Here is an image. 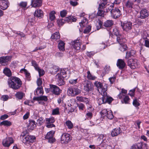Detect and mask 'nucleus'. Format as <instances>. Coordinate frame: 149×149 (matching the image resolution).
Returning <instances> with one entry per match:
<instances>
[{"instance_id": "nucleus-1", "label": "nucleus", "mask_w": 149, "mask_h": 149, "mask_svg": "<svg viewBox=\"0 0 149 149\" xmlns=\"http://www.w3.org/2000/svg\"><path fill=\"white\" fill-rule=\"evenodd\" d=\"M8 84L10 88L16 90L20 88L22 85V82L19 78L11 77L8 80Z\"/></svg>"}, {"instance_id": "nucleus-2", "label": "nucleus", "mask_w": 149, "mask_h": 149, "mask_svg": "<svg viewBox=\"0 0 149 149\" xmlns=\"http://www.w3.org/2000/svg\"><path fill=\"white\" fill-rule=\"evenodd\" d=\"M94 85L97 88L98 91L102 95L107 91V86H104L102 83L98 81H96L94 83Z\"/></svg>"}, {"instance_id": "nucleus-3", "label": "nucleus", "mask_w": 149, "mask_h": 149, "mask_svg": "<svg viewBox=\"0 0 149 149\" xmlns=\"http://www.w3.org/2000/svg\"><path fill=\"white\" fill-rule=\"evenodd\" d=\"M68 94L72 96H74L81 93V90L77 87L69 88L68 91Z\"/></svg>"}, {"instance_id": "nucleus-4", "label": "nucleus", "mask_w": 149, "mask_h": 149, "mask_svg": "<svg viewBox=\"0 0 149 149\" xmlns=\"http://www.w3.org/2000/svg\"><path fill=\"white\" fill-rule=\"evenodd\" d=\"M84 90L86 92L92 91L93 89V86L92 82L88 81H85L83 83Z\"/></svg>"}, {"instance_id": "nucleus-5", "label": "nucleus", "mask_w": 149, "mask_h": 149, "mask_svg": "<svg viewBox=\"0 0 149 149\" xmlns=\"http://www.w3.org/2000/svg\"><path fill=\"white\" fill-rule=\"evenodd\" d=\"M147 145L143 143L139 142L133 144L130 149H147Z\"/></svg>"}, {"instance_id": "nucleus-6", "label": "nucleus", "mask_w": 149, "mask_h": 149, "mask_svg": "<svg viewBox=\"0 0 149 149\" xmlns=\"http://www.w3.org/2000/svg\"><path fill=\"white\" fill-rule=\"evenodd\" d=\"M121 26L123 31L129 32L132 27V23L130 22H127L121 23Z\"/></svg>"}, {"instance_id": "nucleus-7", "label": "nucleus", "mask_w": 149, "mask_h": 149, "mask_svg": "<svg viewBox=\"0 0 149 149\" xmlns=\"http://www.w3.org/2000/svg\"><path fill=\"white\" fill-rule=\"evenodd\" d=\"M36 140V137L33 136L27 135L26 136L23 138L22 142L23 143L27 144L32 143L34 142Z\"/></svg>"}, {"instance_id": "nucleus-8", "label": "nucleus", "mask_w": 149, "mask_h": 149, "mask_svg": "<svg viewBox=\"0 0 149 149\" xmlns=\"http://www.w3.org/2000/svg\"><path fill=\"white\" fill-rule=\"evenodd\" d=\"M121 15L120 10L117 8H115L111 10V17L114 18L116 19L119 17Z\"/></svg>"}, {"instance_id": "nucleus-9", "label": "nucleus", "mask_w": 149, "mask_h": 149, "mask_svg": "<svg viewBox=\"0 0 149 149\" xmlns=\"http://www.w3.org/2000/svg\"><path fill=\"white\" fill-rule=\"evenodd\" d=\"M71 140V137L68 134L64 133L61 136V141L62 143L67 144Z\"/></svg>"}, {"instance_id": "nucleus-10", "label": "nucleus", "mask_w": 149, "mask_h": 149, "mask_svg": "<svg viewBox=\"0 0 149 149\" xmlns=\"http://www.w3.org/2000/svg\"><path fill=\"white\" fill-rule=\"evenodd\" d=\"M55 132L52 130L48 132L46 135L45 138L48 140V142L51 143H53L55 141V139L54 137Z\"/></svg>"}, {"instance_id": "nucleus-11", "label": "nucleus", "mask_w": 149, "mask_h": 149, "mask_svg": "<svg viewBox=\"0 0 149 149\" xmlns=\"http://www.w3.org/2000/svg\"><path fill=\"white\" fill-rule=\"evenodd\" d=\"M51 91L55 95H58L60 94L62 90L60 89L57 86L52 84L50 85Z\"/></svg>"}, {"instance_id": "nucleus-12", "label": "nucleus", "mask_w": 149, "mask_h": 149, "mask_svg": "<svg viewBox=\"0 0 149 149\" xmlns=\"http://www.w3.org/2000/svg\"><path fill=\"white\" fill-rule=\"evenodd\" d=\"M14 142V140L13 138L8 137L3 140L2 144L5 147H8Z\"/></svg>"}, {"instance_id": "nucleus-13", "label": "nucleus", "mask_w": 149, "mask_h": 149, "mask_svg": "<svg viewBox=\"0 0 149 149\" xmlns=\"http://www.w3.org/2000/svg\"><path fill=\"white\" fill-rule=\"evenodd\" d=\"M127 64L131 69L135 68L137 67V61L133 59H130L128 60Z\"/></svg>"}, {"instance_id": "nucleus-14", "label": "nucleus", "mask_w": 149, "mask_h": 149, "mask_svg": "<svg viewBox=\"0 0 149 149\" xmlns=\"http://www.w3.org/2000/svg\"><path fill=\"white\" fill-rule=\"evenodd\" d=\"M11 56H10L1 57H0V63L2 65H5L11 60Z\"/></svg>"}, {"instance_id": "nucleus-15", "label": "nucleus", "mask_w": 149, "mask_h": 149, "mask_svg": "<svg viewBox=\"0 0 149 149\" xmlns=\"http://www.w3.org/2000/svg\"><path fill=\"white\" fill-rule=\"evenodd\" d=\"M9 5L8 0H1L0 2V8L3 10L6 9Z\"/></svg>"}, {"instance_id": "nucleus-16", "label": "nucleus", "mask_w": 149, "mask_h": 149, "mask_svg": "<svg viewBox=\"0 0 149 149\" xmlns=\"http://www.w3.org/2000/svg\"><path fill=\"white\" fill-rule=\"evenodd\" d=\"M57 84L59 86H61L65 84V82L64 80V78L61 76V74L58 73L56 75Z\"/></svg>"}, {"instance_id": "nucleus-17", "label": "nucleus", "mask_w": 149, "mask_h": 149, "mask_svg": "<svg viewBox=\"0 0 149 149\" xmlns=\"http://www.w3.org/2000/svg\"><path fill=\"white\" fill-rule=\"evenodd\" d=\"M71 43L72 46L74 49L77 50L80 49L81 45L79 40H74Z\"/></svg>"}, {"instance_id": "nucleus-18", "label": "nucleus", "mask_w": 149, "mask_h": 149, "mask_svg": "<svg viewBox=\"0 0 149 149\" xmlns=\"http://www.w3.org/2000/svg\"><path fill=\"white\" fill-rule=\"evenodd\" d=\"M41 0H32L31 5L33 7H37L41 6L42 5Z\"/></svg>"}, {"instance_id": "nucleus-19", "label": "nucleus", "mask_w": 149, "mask_h": 149, "mask_svg": "<svg viewBox=\"0 0 149 149\" xmlns=\"http://www.w3.org/2000/svg\"><path fill=\"white\" fill-rule=\"evenodd\" d=\"M140 15L139 17L144 19L148 16V13L147 10L146 9H142L140 12Z\"/></svg>"}, {"instance_id": "nucleus-20", "label": "nucleus", "mask_w": 149, "mask_h": 149, "mask_svg": "<svg viewBox=\"0 0 149 149\" xmlns=\"http://www.w3.org/2000/svg\"><path fill=\"white\" fill-rule=\"evenodd\" d=\"M117 42L120 45L123 44L126 41V40L123 36L120 34L116 37Z\"/></svg>"}, {"instance_id": "nucleus-21", "label": "nucleus", "mask_w": 149, "mask_h": 149, "mask_svg": "<svg viewBox=\"0 0 149 149\" xmlns=\"http://www.w3.org/2000/svg\"><path fill=\"white\" fill-rule=\"evenodd\" d=\"M122 132V130L120 127L115 128L112 130L111 133L113 137L117 136Z\"/></svg>"}, {"instance_id": "nucleus-22", "label": "nucleus", "mask_w": 149, "mask_h": 149, "mask_svg": "<svg viewBox=\"0 0 149 149\" xmlns=\"http://www.w3.org/2000/svg\"><path fill=\"white\" fill-rule=\"evenodd\" d=\"M116 65L117 67L120 69L123 68L125 65L124 61L122 59H118V60Z\"/></svg>"}, {"instance_id": "nucleus-23", "label": "nucleus", "mask_w": 149, "mask_h": 149, "mask_svg": "<svg viewBox=\"0 0 149 149\" xmlns=\"http://www.w3.org/2000/svg\"><path fill=\"white\" fill-rule=\"evenodd\" d=\"M102 95H103L105 97V103H108L110 104L113 100V99L110 97H109L107 95V92L102 93Z\"/></svg>"}, {"instance_id": "nucleus-24", "label": "nucleus", "mask_w": 149, "mask_h": 149, "mask_svg": "<svg viewBox=\"0 0 149 149\" xmlns=\"http://www.w3.org/2000/svg\"><path fill=\"white\" fill-rule=\"evenodd\" d=\"M29 123L28 126V128L31 130H33L36 127V123L32 120H29Z\"/></svg>"}, {"instance_id": "nucleus-25", "label": "nucleus", "mask_w": 149, "mask_h": 149, "mask_svg": "<svg viewBox=\"0 0 149 149\" xmlns=\"http://www.w3.org/2000/svg\"><path fill=\"white\" fill-rule=\"evenodd\" d=\"M34 16L36 17L40 18L43 16V12L40 9H37L34 13Z\"/></svg>"}, {"instance_id": "nucleus-26", "label": "nucleus", "mask_w": 149, "mask_h": 149, "mask_svg": "<svg viewBox=\"0 0 149 149\" xmlns=\"http://www.w3.org/2000/svg\"><path fill=\"white\" fill-rule=\"evenodd\" d=\"M103 2H101L100 4L99 5L98 7L99 9L104 10L106 8V6L107 3V0H102Z\"/></svg>"}, {"instance_id": "nucleus-27", "label": "nucleus", "mask_w": 149, "mask_h": 149, "mask_svg": "<svg viewBox=\"0 0 149 149\" xmlns=\"http://www.w3.org/2000/svg\"><path fill=\"white\" fill-rule=\"evenodd\" d=\"M33 100L36 101L43 100L45 101H47L48 99L46 96H40L38 97H34L33 98Z\"/></svg>"}, {"instance_id": "nucleus-28", "label": "nucleus", "mask_w": 149, "mask_h": 149, "mask_svg": "<svg viewBox=\"0 0 149 149\" xmlns=\"http://www.w3.org/2000/svg\"><path fill=\"white\" fill-rule=\"evenodd\" d=\"M114 6V4L113 3L107 4L106 6V8L104 10L105 12L108 13L109 11H110V13H111V10L113 9Z\"/></svg>"}, {"instance_id": "nucleus-29", "label": "nucleus", "mask_w": 149, "mask_h": 149, "mask_svg": "<svg viewBox=\"0 0 149 149\" xmlns=\"http://www.w3.org/2000/svg\"><path fill=\"white\" fill-rule=\"evenodd\" d=\"M58 48L61 51H63L65 50V43L63 42L60 41L58 44Z\"/></svg>"}, {"instance_id": "nucleus-30", "label": "nucleus", "mask_w": 149, "mask_h": 149, "mask_svg": "<svg viewBox=\"0 0 149 149\" xmlns=\"http://www.w3.org/2000/svg\"><path fill=\"white\" fill-rule=\"evenodd\" d=\"M113 24V22L112 20H107L104 23V26L106 27H109L111 26Z\"/></svg>"}, {"instance_id": "nucleus-31", "label": "nucleus", "mask_w": 149, "mask_h": 149, "mask_svg": "<svg viewBox=\"0 0 149 149\" xmlns=\"http://www.w3.org/2000/svg\"><path fill=\"white\" fill-rule=\"evenodd\" d=\"M77 99L79 101L84 102L87 104L88 102V99L85 97H84L81 96H77L76 97Z\"/></svg>"}, {"instance_id": "nucleus-32", "label": "nucleus", "mask_w": 149, "mask_h": 149, "mask_svg": "<svg viewBox=\"0 0 149 149\" xmlns=\"http://www.w3.org/2000/svg\"><path fill=\"white\" fill-rule=\"evenodd\" d=\"M58 70V69L56 66H53L50 68V73L52 74H56Z\"/></svg>"}, {"instance_id": "nucleus-33", "label": "nucleus", "mask_w": 149, "mask_h": 149, "mask_svg": "<svg viewBox=\"0 0 149 149\" xmlns=\"http://www.w3.org/2000/svg\"><path fill=\"white\" fill-rule=\"evenodd\" d=\"M134 3H133L132 0H128L125 4L126 6L128 8H132Z\"/></svg>"}, {"instance_id": "nucleus-34", "label": "nucleus", "mask_w": 149, "mask_h": 149, "mask_svg": "<svg viewBox=\"0 0 149 149\" xmlns=\"http://www.w3.org/2000/svg\"><path fill=\"white\" fill-rule=\"evenodd\" d=\"M36 93L37 95H42L43 94V91L42 86H40L37 88L36 90Z\"/></svg>"}, {"instance_id": "nucleus-35", "label": "nucleus", "mask_w": 149, "mask_h": 149, "mask_svg": "<svg viewBox=\"0 0 149 149\" xmlns=\"http://www.w3.org/2000/svg\"><path fill=\"white\" fill-rule=\"evenodd\" d=\"M60 38V35L58 32H56L54 33L51 36V38L56 40Z\"/></svg>"}, {"instance_id": "nucleus-36", "label": "nucleus", "mask_w": 149, "mask_h": 149, "mask_svg": "<svg viewBox=\"0 0 149 149\" xmlns=\"http://www.w3.org/2000/svg\"><path fill=\"white\" fill-rule=\"evenodd\" d=\"M55 121L54 118L52 117H51L49 118H46L45 123L46 124H52Z\"/></svg>"}, {"instance_id": "nucleus-37", "label": "nucleus", "mask_w": 149, "mask_h": 149, "mask_svg": "<svg viewBox=\"0 0 149 149\" xmlns=\"http://www.w3.org/2000/svg\"><path fill=\"white\" fill-rule=\"evenodd\" d=\"M102 97L99 98L97 100V103L99 105L105 103L104 96L103 95H102Z\"/></svg>"}, {"instance_id": "nucleus-38", "label": "nucleus", "mask_w": 149, "mask_h": 149, "mask_svg": "<svg viewBox=\"0 0 149 149\" xmlns=\"http://www.w3.org/2000/svg\"><path fill=\"white\" fill-rule=\"evenodd\" d=\"M55 12L53 10L51 11L49 14V18L51 21H53L55 19V16L54 15Z\"/></svg>"}, {"instance_id": "nucleus-39", "label": "nucleus", "mask_w": 149, "mask_h": 149, "mask_svg": "<svg viewBox=\"0 0 149 149\" xmlns=\"http://www.w3.org/2000/svg\"><path fill=\"white\" fill-rule=\"evenodd\" d=\"M3 73L7 76L10 77L11 75L10 70L8 68H5L3 71Z\"/></svg>"}, {"instance_id": "nucleus-40", "label": "nucleus", "mask_w": 149, "mask_h": 149, "mask_svg": "<svg viewBox=\"0 0 149 149\" xmlns=\"http://www.w3.org/2000/svg\"><path fill=\"white\" fill-rule=\"evenodd\" d=\"M134 54V51L132 50L130 51L127 52L126 53V56L125 58L128 59L129 57H131L132 56H133Z\"/></svg>"}, {"instance_id": "nucleus-41", "label": "nucleus", "mask_w": 149, "mask_h": 149, "mask_svg": "<svg viewBox=\"0 0 149 149\" xmlns=\"http://www.w3.org/2000/svg\"><path fill=\"white\" fill-rule=\"evenodd\" d=\"M45 122V120H44V118H40L37 120L36 124L37 125L40 126Z\"/></svg>"}, {"instance_id": "nucleus-42", "label": "nucleus", "mask_w": 149, "mask_h": 149, "mask_svg": "<svg viewBox=\"0 0 149 149\" xmlns=\"http://www.w3.org/2000/svg\"><path fill=\"white\" fill-rule=\"evenodd\" d=\"M24 94L22 92H17L15 95L16 97L19 99H22L23 97Z\"/></svg>"}, {"instance_id": "nucleus-43", "label": "nucleus", "mask_w": 149, "mask_h": 149, "mask_svg": "<svg viewBox=\"0 0 149 149\" xmlns=\"http://www.w3.org/2000/svg\"><path fill=\"white\" fill-rule=\"evenodd\" d=\"M105 12L104 10L99 9L98 8V11L97 13L98 16L104 17V13Z\"/></svg>"}, {"instance_id": "nucleus-44", "label": "nucleus", "mask_w": 149, "mask_h": 149, "mask_svg": "<svg viewBox=\"0 0 149 149\" xmlns=\"http://www.w3.org/2000/svg\"><path fill=\"white\" fill-rule=\"evenodd\" d=\"M87 78L89 79L94 80L96 78L95 77L93 76L92 75L89 71H88L87 72Z\"/></svg>"}, {"instance_id": "nucleus-45", "label": "nucleus", "mask_w": 149, "mask_h": 149, "mask_svg": "<svg viewBox=\"0 0 149 149\" xmlns=\"http://www.w3.org/2000/svg\"><path fill=\"white\" fill-rule=\"evenodd\" d=\"M0 125L4 126H10L11 125V123L10 121L6 120L2 122L1 123Z\"/></svg>"}, {"instance_id": "nucleus-46", "label": "nucleus", "mask_w": 149, "mask_h": 149, "mask_svg": "<svg viewBox=\"0 0 149 149\" xmlns=\"http://www.w3.org/2000/svg\"><path fill=\"white\" fill-rule=\"evenodd\" d=\"M67 70L66 69H63L61 70L60 73V74H61V75H62V77L63 78H65L66 77V74H67Z\"/></svg>"}, {"instance_id": "nucleus-47", "label": "nucleus", "mask_w": 149, "mask_h": 149, "mask_svg": "<svg viewBox=\"0 0 149 149\" xmlns=\"http://www.w3.org/2000/svg\"><path fill=\"white\" fill-rule=\"evenodd\" d=\"M109 112V111H107L106 109H104L102 110L100 112L102 116L103 117L106 116Z\"/></svg>"}, {"instance_id": "nucleus-48", "label": "nucleus", "mask_w": 149, "mask_h": 149, "mask_svg": "<svg viewBox=\"0 0 149 149\" xmlns=\"http://www.w3.org/2000/svg\"><path fill=\"white\" fill-rule=\"evenodd\" d=\"M66 124L69 129H72L73 127V124L70 120H68L66 122Z\"/></svg>"}, {"instance_id": "nucleus-49", "label": "nucleus", "mask_w": 149, "mask_h": 149, "mask_svg": "<svg viewBox=\"0 0 149 149\" xmlns=\"http://www.w3.org/2000/svg\"><path fill=\"white\" fill-rule=\"evenodd\" d=\"M130 98L128 96H125L123 100H122L121 102L123 103H125V104H128L129 103V101Z\"/></svg>"}, {"instance_id": "nucleus-50", "label": "nucleus", "mask_w": 149, "mask_h": 149, "mask_svg": "<svg viewBox=\"0 0 149 149\" xmlns=\"http://www.w3.org/2000/svg\"><path fill=\"white\" fill-rule=\"evenodd\" d=\"M106 117L109 119H112L113 117L112 111H109Z\"/></svg>"}, {"instance_id": "nucleus-51", "label": "nucleus", "mask_w": 149, "mask_h": 149, "mask_svg": "<svg viewBox=\"0 0 149 149\" xmlns=\"http://www.w3.org/2000/svg\"><path fill=\"white\" fill-rule=\"evenodd\" d=\"M31 63L32 66L34 67L36 70L37 69H38V68H39L38 67V64L36 61L34 60H32L31 61Z\"/></svg>"}, {"instance_id": "nucleus-52", "label": "nucleus", "mask_w": 149, "mask_h": 149, "mask_svg": "<svg viewBox=\"0 0 149 149\" xmlns=\"http://www.w3.org/2000/svg\"><path fill=\"white\" fill-rule=\"evenodd\" d=\"M113 33L115 35L116 37L120 34H119V30L116 28H115L113 29Z\"/></svg>"}, {"instance_id": "nucleus-53", "label": "nucleus", "mask_w": 149, "mask_h": 149, "mask_svg": "<svg viewBox=\"0 0 149 149\" xmlns=\"http://www.w3.org/2000/svg\"><path fill=\"white\" fill-rule=\"evenodd\" d=\"M27 5V3L26 2L22 1L19 4H18V6H19L23 8L26 7Z\"/></svg>"}, {"instance_id": "nucleus-54", "label": "nucleus", "mask_w": 149, "mask_h": 149, "mask_svg": "<svg viewBox=\"0 0 149 149\" xmlns=\"http://www.w3.org/2000/svg\"><path fill=\"white\" fill-rule=\"evenodd\" d=\"M121 46L120 48V50L122 52H124L127 50V46L125 45H121Z\"/></svg>"}, {"instance_id": "nucleus-55", "label": "nucleus", "mask_w": 149, "mask_h": 149, "mask_svg": "<svg viewBox=\"0 0 149 149\" xmlns=\"http://www.w3.org/2000/svg\"><path fill=\"white\" fill-rule=\"evenodd\" d=\"M77 79H71L69 81V82L71 84L74 85L77 83Z\"/></svg>"}, {"instance_id": "nucleus-56", "label": "nucleus", "mask_w": 149, "mask_h": 149, "mask_svg": "<svg viewBox=\"0 0 149 149\" xmlns=\"http://www.w3.org/2000/svg\"><path fill=\"white\" fill-rule=\"evenodd\" d=\"M67 13V11L66 10H63L60 12V16L61 17H64L66 15Z\"/></svg>"}, {"instance_id": "nucleus-57", "label": "nucleus", "mask_w": 149, "mask_h": 149, "mask_svg": "<svg viewBox=\"0 0 149 149\" xmlns=\"http://www.w3.org/2000/svg\"><path fill=\"white\" fill-rule=\"evenodd\" d=\"M64 20L63 19H58L57 20V23L59 26H62L64 23Z\"/></svg>"}, {"instance_id": "nucleus-58", "label": "nucleus", "mask_w": 149, "mask_h": 149, "mask_svg": "<svg viewBox=\"0 0 149 149\" xmlns=\"http://www.w3.org/2000/svg\"><path fill=\"white\" fill-rule=\"evenodd\" d=\"M36 70L38 71L40 77L43 76L45 74L44 70H43L40 69L39 68H38V69H37Z\"/></svg>"}, {"instance_id": "nucleus-59", "label": "nucleus", "mask_w": 149, "mask_h": 149, "mask_svg": "<svg viewBox=\"0 0 149 149\" xmlns=\"http://www.w3.org/2000/svg\"><path fill=\"white\" fill-rule=\"evenodd\" d=\"M91 27L90 26H88L84 30V33H89L91 30Z\"/></svg>"}, {"instance_id": "nucleus-60", "label": "nucleus", "mask_w": 149, "mask_h": 149, "mask_svg": "<svg viewBox=\"0 0 149 149\" xmlns=\"http://www.w3.org/2000/svg\"><path fill=\"white\" fill-rule=\"evenodd\" d=\"M77 106L80 111H82L84 109L85 107L84 104L81 103L79 104H77Z\"/></svg>"}, {"instance_id": "nucleus-61", "label": "nucleus", "mask_w": 149, "mask_h": 149, "mask_svg": "<svg viewBox=\"0 0 149 149\" xmlns=\"http://www.w3.org/2000/svg\"><path fill=\"white\" fill-rule=\"evenodd\" d=\"M97 23L98 25L97 24V26L96 27L97 29L98 30L101 27L102 24V22L100 20L98 21V22H97Z\"/></svg>"}, {"instance_id": "nucleus-62", "label": "nucleus", "mask_w": 149, "mask_h": 149, "mask_svg": "<svg viewBox=\"0 0 149 149\" xmlns=\"http://www.w3.org/2000/svg\"><path fill=\"white\" fill-rule=\"evenodd\" d=\"M59 113V109L57 108L54 109L52 111V114L53 115H57Z\"/></svg>"}, {"instance_id": "nucleus-63", "label": "nucleus", "mask_w": 149, "mask_h": 149, "mask_svg": "<svg viewBox=\"0 0 149 149\" xmlns=\"http://www.w3.org/2000/svg\"><path fill=\"white\" fill-rule=\"evenodd\" d=\"M92 116L93 114L91 112H88L86 115V117L87 119H91L92 117Z\"/></svg>"}, {"instance_id": "nucleus-64", "label": "nucleus", "mask_w": 149, "mask_h": 149, "mask_svg": "<svg viewBox=\"0 0 149 149\" xmlns=\"http://www.w3.org/2000/svg\"><path fill=\"white\" fill-rule=\"evenodd\" d=\"M9 97L7 95H3L1 96V99L3 101H7Z\"/></svg>"}]
</instances>
